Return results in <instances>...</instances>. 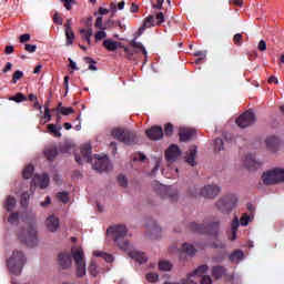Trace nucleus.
<instances>
[{"mask_svg": "<svg viewBox=\"0 0 284 284\" xmlns=\"http://www.w3.org/2000/svg\"><path fill=\"white\" fill-rule=\"evenodd\" d=\"M72 258L75 263L78 278H83L85 276V255L83 248L73 246L71 253L60 252L58 254V265L61 270H70L72 267Z\"/></svg>", "mask_w": 284, "mask_h": 284, "instance_id": "f257e3e1", "label": "nucleus"}, {"mask_svg": "<svg viewBox=\"0 0 284 284\" xmlns=\"http://www.w3.org/2000/svg\"><path fill=\"white\" fill-rule=\"evenodd\" d=\"M106 232L111 234L115 245H118L122 252H130L132 244L125 239V236H128V226H125V224L110 226Z\"/></svg>", "mask_w": 284, "mask_h": 284, "instance_id": "f03ea898", "label": "nucleus"}, {"mask_svg": "<svg viewBox=\"0 0 284 284\" xmlns=\"http://www.w3.org/2000/svg\"><path fill=\"white\" fill-rule=\"evenodd\" d=\"M219 225H221V221L215 219L210 222H205L204 224L191 222L189 223L187 227L191 232H199L201 234H210L211 236H217Z\"/></svg>", "mask_w": 284, "mask_h": 284, "instance_id": "7ed1b4c3", "label": "nucleus"}, {"mask_svg": "<svg viewBox=\"0 0 284 284\" xmlns=\"http://www.w3.org/2000/svg\"><path fill=\"white\" fill-rule=\"evenodd\" d=\"M236 205H239V197L234 193L221 196L215 202L216 211L221 212V214H232Z\"/></svg>", "mask_w": 284, "mask_h": 284, "instance_id": "20e7f679", "label": "nucleus"}, {"mask_svg": "<svg viewBox=\"0 0 284 284\" xmlns=\"http://www.w3.org/2000/svg\"><path fill=\"white\" fill-rule=\"evenodd\" d=\"M26 265V255L21 251H14L12 256L7 261V267L11 274L19 276Z\"/></svg>", "mask_w": 284, "mask_h": 284, "instance_id": "39448f33", "label": "nucleus"}, {"mask_svg": "<svg viewBox=\"0 0 284 284\" xmlns=\"http://www.w3.org/2000/svg\"><path fill=\"white\" fill-rule=\"evenodd\" d=\"M18 239L20 242H22L23 245H27L28 247H37L39 239L34 224H28L27 229H22L18 234Z\"/></svg>", "mask_w": 284, "mask_h": 284, "instance_id": "423d86ee", "label": "nucleus"}, {"mask_svg": "<svg viewBox=\"0 0 284 284\" xmlns=\"http://www.w3.org/2000/svg\"><path fill=\"white\" fill-rule=\"evenodd\" d=\"M113 139L121 141L124 145H135L139 143V136H136V132L128 129H114L111 132Z\"/></svg>", "mask_w": 284, "mask_h": 284, "instance_id": "0eeeda50", "label": "nucleus"}, {"mask_svg": "<svg viewBox=\"0 0 284 284\" xmlns=\"http://www.w3.org/2000/svg\"><path fill=\"white\" fill-rule=\"evenodd\" d=\"M154 191L158 196H161V199H169L171 203L179 201V191L176 189H172V186L155 184Z\"/></svg>", "mask_w": 284, "mask_h": 284, "instance_id": "6e6552de", "label": "nucleus"}, {"mask_svg": "<svg viewBox=\"0 0 284 284\" xmlns=\"http://www.w3.org/2000/svg\"><path fill=\"white\" fill-rule=\"evenodd\" d=\"M263 183L265 185H276V183L284 182V170L283 169H273L267 171L262 175Z\"/></svg>", "mask_w": 284, "mask_h": 284, "instance_id": "1a4fd4ad", "label": "nucleus"}, {"mask_svg": "<svg viewBox=\"0 0 284 284\" xmlns=\"http://www.w3.org/2000/svg\"><path fill=\"white\" fill-rule=\"evenodd\" d=\"M239 128H250L256 123V115L252 111H245L235 120Z\"/></svg>", "mask_w": 284, "mask_h": 284, "instance_id": "9d476101", "label": "nucleus"}, {"mask_svg": "<svg viewBox=\"0 0 284 284\" xmlns=\"http://www.w3.org/2000/svg\"><path fill=\"white\" fill-rule=\"evenodd\" d=\"M200 194L204 199H215V196L221 194V187L215 184H209L201 189Z\"/></svg>", "mask_w": 284, "mask_h": 284, "instance_id": "9b49d317", "label": "nucleus"}, {"mask_svg": "<svg viewBox=\"0 0 284 284\" xmlns=\"http://www.w3.org/2000/svg\"><path fill=\"white\" fill-rule=\"evenodd\" d=\"M94 169L97 172H110V170H112V163H110L108 155L102 158L98 156L94 163Z\"/></svg>", "mask_w": 284, "mask_h": 284, "instance_id": "f8f14e48", "label": "nucleus"}, {"mask_svg": "<svg viewBox=\"0 0 284 284\" xmlns=\"http://www.w3.org/2000/svg\"><path fill=\"white\" fill-rule=\"evenodd\" d=\"M145 134L151 141H161L163 138V126L153 125L145 131Z\"/></svg>", "mask_w": 284, "mask_h": 284, "instance_id": "ddd939ff", "label": "nucleus"}, {"mask_svg": "<svg viewBox=\"0 0 284 284\" xmlns=\"http://www.w3.org/2000/svg\"><path fill=\"white\" fill-rule=\"evenodd\" d=\"M212 275L216 281H219V278H223V276L226 278V281H232V278H234V275L227 274V268L221 265L212 267Z\"/></svg>", "mask_w": 284, "mask_h": 284, "instance_id": "4468645a", "label": "nucleus"}, {"mask_svg": "<svg viewBox=\"0 0 284 284\" xmlns=\"http://www.w3.org/2000/svg\"><path fill=\"white\" fill-rule=\"evenodd\" d=\"M181 156V149L176 144H171L165 151V159L171 163H174L176 159Z\"/></svg>", "mask_w": 284, "mask_h": 284, "instance_id": "2eb2a0df", "label": "nucleus"}, {"mask_svg": "<svg viewBox=\"0 0 284 284\" xmlns=\"http://www.w3.org/2000/svg\"><path fill=\"white\" fill-rule=\"evenodd\" d=\"M32 183L41 187V190H45V187L50 185V176H48V174H43L42 176L34 175Z\"/></svg>", "mask_w": 284, "mask_h": 284, "instance_id": "dca6fc26", "label": "nucleus"}, {"mask_svg": "<svg viewBox=\"0 0 284 284\" xmlns=\"http://www.w3.org/2000/svg\"><path fill=\"white\" fill-rule=\"evenodd\" d=\"M244 168H247V170H258L261 162H258L254 155L247 154L244 159Z\"/></svg>", "mask_w": 284, "mask_h": 284, "instance_id": "f3484780", "label": "nucleus"}, {"mask_svg": "<svg viewBox=\"0 0 284 284\" xmlns=\"http://www.w3.org/2000/svg\"><path fill=\"white\" fill-rule=\"evenodd\" d=\"M59 217L54 215H50L49 217H47L45 226L49 232H57V230H59Z\"/></svg>", "mask_w": 284, "mask_h": 284, "instance_id": "a211bd4d", "label": "nucleus"}, {"mask_svg": "<svg viewBox=\"0 0 284 284\" xmlns=\"http://www.w3.org/2000/svg\"><path fill=\"white\" fill-rule=\"evenodd\" d=\"M196 154H199V151L196 150V145H192L185 158L186 163L191 165V168H194V165H196Z\"/></svg>", "mask_w": 284, "mask_h": 284, "instance_id": "6ab92c4d", "label": "nucleus"}, {"mask_svg": "<svg viewBox=\"0 0 284 284\" xmlns=\"http://www.w3.org/2000/svg\"><path fill=\"white\" fill-rule=\"evenodd\" d=\"M194 134H196V131L194 129H180V141H182V143H185L190 141V139H193Z\"/></svg>", "mask_w": 284, "mask_h": 284, "instance_id": "aec40b11", "label": "nucleus"}, {"mask_svg": "<svg viewBox=\"0 0 284 284\" xmlns=\"http://www.w3.org/2000/svg\"><path fill=\"white\" fill-rule=\"evenodd\" d=\"M207 270H210L207 264H202L197 268H195L192 273L187 274L186 276H191L192 278H194L196 281V284H199V277H196V276H203V274H205V272H207Z\"/></svg>", "mask_w": 284, "mask_h": 284, "instance_id": "412c9836", "label": "nucleus"}, {"mask_svg": "<svg viewBox=\"0 0 284 284\" xmlns=\"http://www.w3.org/2000/svg\"><path fill=\"white\" fill-rule=\"evenodd\" d=\"M267 150H271V152H276L278 150V145H281V141L278 138L272 135L268 136L265 141Z\"/></svg>", "mask_w": 284, "mask_h": 284, "instance_id": "4be33fe9", "label": "nucleus"}, {"mask_svg": "<svg viewBox=\"0 0 284 284\" xmlns=\"http://www.w3.org/2000/svg\"><path fill=\"white\" fill-rule=\"evenodd\" d=\"M130 258H133L136 261V263H148V256H145V253L139 252V251H130L129 252Z\"/></svg>", "mask_w": 284, "mask_h": 284, "instance_id": "5701e85b", "label": "nucleus"}, {"mask_svg": "<svg viewBox=\"0 0 284 284\" xmlns=\"http://www.w3.org/2000/svg\"><path fill=\"white\" fill-rule=\"evenodd\" d=\"M102 45L109 52H116V50H119V48H121V42H116L111 39H106L103 41Z\"/></svg>", "mask_w": 284, "mask_h": 284, "instance_id": "b1692460", "label": "nucleus"}, {"mask_svg": "<svg viewBox=\"0 0 284 284\" xmlns=\"http://www.w3.org/2000/svg\"><path fill=\"white\" fill-rule=\"evenodd\" d=\"M180 254H185L186 256H194L196 254V248L192 244L184 243L179 248Z\"/></svg>", "mask_w": 284, "mask_h": 284, "instance_id": "393cba45", "label": "nucleus"}, {"mask_svg": "<svg viewBox=\"0 0 284 284\" xmlns=\"http://www.w3.org/2000/svg\"><path fill=\"white\" fill-rule=\"evenodd\" d=\"M81 154L87 163H92V145L84 144L81 146Z\"/></svg>", "mask_w": 284, "mask_h": 284, "instance_id": "a878e982", "label": "nucleus"}, {"mask_svg": "<svg viewBox=\"0 0 284 284\" xmlns=\"http://www.w3.org/2000/svg\"><path fill=\"white\" fill-rule=\"evenodd\" d=\"M14 207H17V199H14V196L12 195H8L7 200L3 203V209L7 212H12Z\"/></svg>", "mask_w": 284, "mask_h": 284, "instance_id": "bb28decb", "label": "nucleus"}, {"mask_svg": "<svg viewBox=\"0 0 284 284\" xmlns=\"http://www.w3.org/2000/svg\"><path fill=\"white\" fill-rule=\"evenodd\" d=\"M239 227H241V222L239 221V217L235 216L231 223L232 236L229 237L230 241H236V233L239 232Z\"/></svg>", "mask_w": 284, "mask_h": 284, "instance_id": "cd10ccee", "label": "nucleus"}, {"mask_svg": "<svg viewBox=\"0 0 284 284\" xmlns=\"http://www.w3.org/2000/svg\"><path fill=\"white\" fill-rule=\"evenodd\" d=\"M53 112H60V114H63V116H68L74 113V109L72 106L65 108L63 106V103L60 102L58 106L53 109Z\"/></svg>", "mask_w": 284, "mask_h": 284, "instance_id": "c85d7f7f", "label": "nucleus"}, {"mask_svg": "<svg viewBox=\"0 0 284 284\" xmlns=\"http://www.w3.org/2000/svg\"><path fill=\"white\" fill-rule=\"evenodd\" d=\"M243 251L235 250L231 253L229 261H231V263H241V261H243Z\"/></svg>", "mask_w": 284, "mask_h": 284, "instance_id": "c756f323", "label": "nucleus"}, {"mask_svg": "<svg viewBox=\"0 0 284 284\" xmlns=\"http://www.w3.org/2000/svg\"><path fill=\"white\" fill-rule=\"evenodd\" d=\"M80 34L83 41H87L89 45H92V29H81Z\"/></svg>", "mask_w": 284, "mask_h": 284, "instance_id": "7c9ffc66", "label": "nucleus"}, {"mask_svg": "<svg viewBox=\"0 0 284 284\" xmlns=\"http://www.w3.org/2000/svg\"><path fill=\"white\" fill-rule=\"evenodd\" d=\"M57 154H59V151L57 148H49L44 150V156L48 161H52L53 159H57Z\"/></svg>", "mask_w": 284, "mask_h": 284, "instance_id": "2f4dec72", "label": "nucleus"}, {"mask_svg": "<svg viewBox=\"0 0 284 284\" xmlns=\"http://www.w3.org/2000/svg\"><path fill=\"white\" fill-rule=\"evenodd\" d=\"M149 232L152 239H159V236H161V226H159L156 223H153V225L150 226Z\"/></svg>", "mask_w": 284, "mask_h": 284, "instance_id": "473e14b6", "label": "nucleus"}, {"mask_svg": "<svg viewBox=\"0 0 284 284\" xmlns=\"http://www.w3.org/2000/svg\"><path fill=\"white\" fill-rule=\"evenodd\" d=\"M48 131L51 132L57 139H61V126H57L55 124H48L47 126Z\"/></svg>", "mask_w": 284, "mask_h": 284, "instance_id": "72a5a7b5", "label": "nucleus"}, {"mask_svg": "<svg viewBox=\"0 0 284 284\" xmlns=\"http://www.w3.org/2000/svg\"><path fill=\"white\" fill-rule=\"evenodd\" d=\"M154 26H156L154 16H148L144 20L143 28H152ZM143 28H140L139 32H141V30H143Z\"/></svg>", "mask_w": 284, "mask_h": 284, "instance_id": "f704fd0d", "label": "nucleus"}, {"mask_svg": "<svg viewBox=\"0 0 284 284\" xmlns=\"http://www.w3.org/2000/svg\"><path fill=\"white\" fill-rule=\"evenodd\" d=\"M164 284H196V280L192 276L181 278L179 282H165Z\"/></svg>", "mask_w": 284, "mask_h": 284, "instance_id": "c9c22d12", "label": "nucleus"}, {"mask_svg": "<svg viewBox=\"0 0 284 284\" xmlns=\"http://www.w3.org/2000/svg\"><path fill=\"white\" fill-rule=\"evenodd\" d=\"M20 204H21V207H23L24 210H26V207H28V205H30V193L23 192L21 194Z\"/></svg>", "mask_w": 284, "mask_h": 284, "instance_id": "e433bc0d", "label": "nucleus"}, {"mask_svg": "<svg viewBox=\"0 0 284 284\" xmlns=\"http://www.w3.org/2000/svg\"><path fill=\"white\" fill-rule=\"evenodd\" d=\"M32 174H34V166L32 164H28L22 172V176L23 179H32Z\"/></svg>", "mask_w": 284, "mask_h": 284, "instance_id": "4c0bfd02", "label": "nucleus"}, {"mask_svg": "<svg viewBox=\"0 0 284 284\" xmlns=\"http://www.w3.org/2000/svg\"><path fill=\"white\" fill-rule=\"evenodd\" d=\"M9 101H14L16 103H23V101H28V98H26L23 93L19 92L16 95L10 97Z\"/></svg>", "mask_w": 284, "mask_h": 284, "instance_id": "58836bf2", "label": "nucleus"}, {"mask_svg": "<svg viewBox=\"0 0 284 284\" xmlns=\"http://www.w3.org/2000/svg\"><path fill=\"white\" fill-rule=\"evenodd\" d=\"M65 39H67V45H72V43H74V31L71 30H65Z\"/></svg>", "mask_w": 284, "mask_h": 284, "instance_id": "ea45409f", "label": "nucleus"}, {"mask_svg": "<svg viewBox=\"0 0 284 284\" xmlns=\"http://www.w3.org/2000/svg\"><path fill=\"white\" fill-rule=\"evenodd\" d=\"M159 270L161 272H170V270H172V263H170L169 261H161L159 263Z\"/></svg>", "mask_w": 284, "mask_h": 284, "instance_id": "a19ab883", "label": "nucleus"}, {"mask_svg": "<svg viewBox=\"0 0 284 284\" xmlns=\"http://www.w3.org/2000/svg\"><path fill=\"white\" fill-rule=\"evenodd\" d=\"M214 145H215L214 146L215 152H221V150H224V148H225V143L223 142V139H221V138L215 139Z\"/></svg>", "mask_w": 284, "mask_h": 284, "instance_id": "79ce46f5", "label": "nucleus"}, {"mask_svg": "<svg viewBox=\"0 0 284 284\" xmlns=\"http://www.w3.org/2000/svg\"><path fill=\"white\" fill-rule=\"evenodd\" d=\"M116 8H118V10H123L125 8V1H121L118 4H116V2H112L110 4L111 12H116Z\"/></svg>", "mask_w": 284, "mask_h": 284, "instance_id": "37998d69", "label": "nucleus"}, {"mask_svg": "<svg viewBox=\"0 0 284 284\" xmlns=\"http://www.w3.org/2000/svg\"><path fill=\"white\" fill-rule=\"evenodd\" d=\"M94 256L104 258V261L106 263H112V261H114V257H112V255L108 254V253H101V252H95Z\"/></svg>", "mask_w": 284, "mask_h": 284, "instance_id": "c03bdc74", "label": "nucleus"}, {"mask_svg": "<svg viewBox=\"0 0 284 284\" xmlns=\"http://www.w3.org/2000/svg\"><path fill=\"white\" fill-rule=\"evenodd\" d=\"M132 48H136L138 50H141L144 54V57H148V51L145 50V47L141 42H136V40L131 41Z\"/></svg>", "mask_w": 284, "mask_h": 284, "instance_id": "a18cd8bd", "label": "nucleus"}, {"mask_svg": "<svg viewBox=\"0 0 284 284\" xmlns=\"http://www.w3.org/2000/svg\"><path fill=\"white\" fill-rule=\"evenodd\" d=\"M146 281L149 283H158L159 282V274L152 273V272L146 273Z\"/></svg>", "mask_w": 284, "mask_h": 284, "instance_id": "49530a36", "label": "nucleus"}, {"mask_svg": "<svg viewBox=\"0 0 284 284\" xmlns=\"http://www.w3.org/2000/svg\"><path fill=\"white\" fill-rule=\"evenodd\" d=\"M164 134L165 136H172V134H174V125H172V123H166L164 125Z\"/></svg>", "mask_w": 284, "mask_h": 284, "instance_id": "de8ad7c7", "label": "nucleus"}, {"mask_svg": "<svg viewBox=\"0 0 284 284\" xmlns=\"http://www.w3.org/2000/svg\"><path fill=\"white\" fill-rule=\"evenodd\" d=\"M8 222L11 223V225H17V223H19V213H11L8 217Z\"/></svg>", "mask_w": 284, "mask_h": 284, "instance_id": "09e8293b", "label": "nucleus"}, {"mask_svg": "<svg viewBox=\"0 0 284 284\" xmlns=\"http://www.w3.org/2000/svg\"><path fill=\"white\" fill-rule=\"evenodd\" d=\"M57 199H58V201H60L61 203H68V201H69L68 192H65V191L59 192V193L57 194Z\"/></svg>", "mask_w": 284, "mask_h": 284, "instance_id": "8fccbe9b", "label": "nucleus"}, {"mask_svg": "<svg viewBox=\"0 0 284 284\" xmlns=\"http://www.w3.org/2000/svg\"><path fill=\"white\" fill-rule=\"evenodd\" d=\"M84 61H85V63H88L89 70L97 71V65H94V63H97V61H94V59H92L90 57H85Z\"/></svg>", "mask_w": 284, "mask_h": 284, "instance_id": "3c124183", "label": "nucleus"}, {"mask_svg": "<svg viewBox=\"0 0 284 284\" xmlns=\"http://www.w3.org/2000/svg\"><path fill=\"white\" fill-rule=\"evenodd\" d=\"M233 43L237 47H241L243 45V34L241 33H236L234 37H233Z\"/></svg>", "mask_w": 284, "mask_h": 284, "instance_id": "603ef678", "label": "nucleus"}, {"mask_svg": "<svg viewBox=\"0 0 284 284\" xmlns=\"http://www.w3.org/2000/svg\"><path fill=\"white\" fill-rule=\"evenodd\" d=\"M23 79V71H16L12 75V83H17V81H21Z\"/></svg>", "mask_w": 284, "mask_h": 284, "instance_id": "864d4df0", "label": "nucleus"}, {"mask_svg": "<svg viewBox=\"0 0 284 284\" xmlns=\"http://www.w3.org/2000/svg\"><path fill=\"white\" fill-rule=\"evenodd\" d=\"M95 28H98V30H104L105 28V24H103V17L99 16L97 19H95Z\"/></svg>", "mask_w": 284, "mask_h": 284, "instance_id": "5fc2aeb1", "label": "nucleus"}, {"mask_svg": "<svg viewBox=\"0 0 284 284\" xmlns=\"http://www.w3.org/2000/svg\"><path fill=\"white\" fill-rule=\"evenodd\" d=\"M154 19H155V26H161V23L165 21V16H163V12H158Z\"/></svg>", "mask_w": 284, "mask_h": 284, "instance_id": "6e6d98bb", "label": "nucleus"}, {"mask_svg": "<svg viewBox=\"0 0 284 284\" xmlns=\"http://www.w3.org/2000/svg\"><path fill=\"white\" fill-rule=\"evenodd\" d=\"M53 23H57V26H63V18H61V13L55 12L53 14Z\"/></svg>", "mask_w": 284, "mask_h": 284, "instance_id": "4d7b16f0", "label": "nucleus"}, {"mask_svg": "<svg viewBox=\"0 0 284 284\" xmlns=\"http://www.w3.org/2000/svg\"><path fill=\"white\" fill-rule=\"evenodd\" d=\"M108 37V33L105 32V30H101L98 31L95 33V41H102V39H105Z\"/></svg>", "mask_w": 284, "mask_h": 284, "instance_id": "13d9d810", "label": "nucleus"}, {"mask_svg": "<svg viewBox=\"0 0 284 284\" xmlns=\"http://www.w3.org/2000/svg\"><path fill=\"white\" fill-rule=\"evenodd\" d=\"M64 3L65 10H72V6H75L77 0H61Z\"/></svg>", "mask_w": 284, "mask_h": 284, "instance_id": "bf43d9fd", "label": "nucleus"}, {"mask_svg": "<svg viewBox=\"0 0 284 284\" xmlns=\"http://www.w3.org/2000/svg\"><path fill=\"white\" fill-rule=\"evenodd\" d=\"M240 223H241V225H243L244 227H245L246 225H250V215H247V213H244V214L242 215V217L240 219Z\"/></svg>", "mask_w": 284, "mask_h": 284, "instance_id": "052dcab7", "label": "nucleus"}, {"mask_svg": "<svg viewBox=\"0 0 284 284\" xmlns=\"http://www.w3.org/2000/svg\"><path fill=\"white\" fill-rule=\"evenodd\" d=\"M89 272H90L91 276H97L98 272H97V263L95 262L90 263Z\"/></svg>", "mask_w": 284, "mask_h": 284, "instance_id": "680f3d73", "label": "nucleus"}, {"mask_svg": "<svg viewBox=\"0 0 284 284\" xmlns=\"http://www.w3.org/2000/svg\"><path fill=\"white\" fill-rule=\"evenodd\" d=\"M189 196L196 199L199 196V189H196V186L189 189Z\"/></svg>", "mask_w": 284, "mask_h": 284, "instance_id": "e2e57ef3", "label": "nucleus"}, {"mask_svg": "<svg viewBox=\"0 0 284 284\" xmlns=\"http://www.w3.org/2000/svg\"><path fill=\"white\" fill-rule=\"evenodd\" d=\"M118 183L122 186L125 187L128 185V178L125 175H119L118 178Z\"/></svg>", "mask_w": 284, "mask_h": 284, "instance_id": "0e129e2a", "label": "nucleus"}, {"mask_svg": "<svg viewBox=\"0 0 284 284\" xmlns=\"http://www.w3.org/2000/svg\"><path fill=\"white\" fill-rule=\"evenodd\" d=\"M72 145L64 143L60 146V152H62L63 154H68V152H70Z\"/></svg>", "mask_w": 284, "mask_h": 284, "instance_id": "69168bd1", "label": "nucleus"}, {"mask_svg": "<svg viewBox=\"0 0 284 284\" xmlns=\"http://www.w3.org/2000/svg\"><path fill=\"white\" fill-rule=\"evenodd\" d=\"M26 52H37V44H26L24 45Z\"/></svg>", "mask_w": 284, "mask_h": 284, "instance_id": "338daca9", "label": "nucleus"}, {"mask_svg": "<svg viewBox=\"0 0 284 284\" xmlns=\"http://www.w3.org/2000/svg\"><path fill=\"white\" fill-rule=\"evenodd\" d=\"M201 284H212V277H210V275H204L202 276V278L200 280Z\"/></svg>", "mask_w": 284, "mask_h": 284, "instance_id": "774afa93", "label": "nucleus"}]
</instances>
